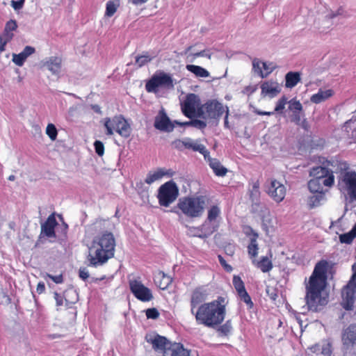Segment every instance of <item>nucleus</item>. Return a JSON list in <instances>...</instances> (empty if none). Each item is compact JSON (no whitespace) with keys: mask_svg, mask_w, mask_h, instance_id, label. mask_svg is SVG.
I'll use <instances>...</instances> for the list:
<instances>
[{"mask_svg":"<svg viewBox=\"0 0 356 356\" xmlns=\"http://www.w3.org/2000/svg\"><path fill=\"white\" fill-rule=\"evenodd\" d=\"M173 175V172L171 170L165 171L163 168L158 169L156 172H149L145 179V182L147 184H152L154 181L159 180L163 176L168 175L171 177Z\"/></svg>","mask_w":356,"mask_h":356,"instance_id":"obj_24","label":"nucleus"},{"mask_svg":"<svg viewBox=\"0 0 356 356\" xmlns=\"http://www.w3.org/2000/svg\"><path fill=\"white\" fill-rule=\"evenodd\" d=\"M333 95V91L332 90H319L318 92L314 95H313L310 100L314 104H319L327 99L329 97H332Z\"/></svg>","mask_w":356,"mask_h":356,"instance_id":"obj_27","label":"nucleus"},{"mask_svg":"<svg viewBox=\"0 0 356 356\" xmlns=\"http://www.w3.org/2000/svg\"><path fill=\"white\" fill-rule=\"evenodd\" d=\"M342 351L346 355L350 353L356 345V323L349 325L341 332Z\"/></svg>","mask_w":356,"mask_h":356,"instance_id":"obj_10","label":"nucleus"},{"mask_svg":"<svg viewBox=\"0 0 356 356\" xmlns=\"http://www.w3.org/2000/svg\"><path fill=\"white\" fill-rule=\"evenodd\" d=\"M17 28V22L15 20L10 19L6 24L4 31L6 32V37L12 38L13 34L9 33L10 31H15Z\"/></svg>","mask_w":356,"mask_h":356,"instance_id":"obj_45","label":"nucleus"},{"mask_svg":"<svg viewBox=\"0 0 356 356\" xmlns=\"http://www.w3.org/2000/svg\"><path fill=\"white\" fill-rule=\"evenodd\" d=\"M312 349H314V352H316L317 350H320L321 356H331L332 355L331 344L330 343H325L323 344L321 348L318 345H316Z\"/></svg>","mask_w":356,"mask_h":356,"instance_id":"obj_40","label":"nucleus"},{"mask_svg":"<svg viewBox=\"0 0 356 356\" xmlns=\"http://www.w3.org/2000/svg\"><path fill=\"white\" fill-rule=\"evenodd\" d=\"M172 90L174 88V81L170 74L164 72H156L146 82L145 90L148 92L156 94L159 89Z\"/></svg>","mask_w":356,"mask_h":356,"instance_id":"obj_7","label":"nucleus"},{"mask_svg":"<svg viewBox=\"0 0 356 356\" xmlns=\"http://www.w3.org/2000/svg\"><path fill=\"white\" fill-rule=\"evenodd\" d=\"M188 234L193 237L206 238V234H204L201 226L189 227Z\"/></svg>","mask_w":356,"mask_h":356,"instance_id":"obj_42","label":"nucleus"},{"mask_svg":"<svg viewBox=\"0 0 356 356\" xmlns=\"http://www.w3.org/2000/svg\"><path fill=\"white\" fill-rule=\"evenodd\" d=\"M220 213V210L218 206H212L208 211L207 220L209 222H216V219Z\"/></svg>","mask_w":356,"mask_h":356,"instance_id":"obj_41","label":"nucleus"},{"mask_svg":"<svg viewBox=\"0 0 356 356\" xmlns=\"http://www.w3.org/2000/svg\"><path fill=\"white\" fill-rule=\"evenodd\" d=\"M238 295L240 297L241 300L243 301L247 305L248 308L252 309L253 307L254 304L251 300L250 296L246 291L238 293Z\"/></svg>","mask_w":356,"mask_h":356,"instance_id":"obj_50","label":"nucleus"},{"mask_svg":"<svg viewBox=\"0 0 356 356\" xmlns=\"http://www.w3.org/2000/svg\"><path fill=\"white\" fill-rule=\"evenodd\" d=\"M218 260H219V262L220 264H221L222 266L224 267V268L228 271V272H230L232 270V267L230 266V265H228L225 261V259L223 258V257H222L221 255H218Z\"/></svg>","mask_w":356,"mask_h":356,"instance_id":"obj_61","label":"nucleus"},{"mask_svg":"<svg viewBox=\"0 0 356 356\" xmlns=\"http://www.w3.org/2000/svg\"><path fill=\"white\" fill-rule=\"evenodd\" d=\"M200 105V99L196 94L189 93L185 100L181 102V109L183 114L192 119L195 114L196 108Z\"/></svg>","mask_w":356,"mask_h":356,"instance_id":"obj_11","label":"nucleus"},{"mask_svg":"<svg viewBox=\"0 0 356 356\" xmlns=\"http://www.w3.org/2000/svg\"><path fill=\"white\" fill-rule=\"evenodd\" d=\"M233 285L236 290L238 294L245 291V288L243 282L239 276L234 275L233 277Z\"/></svg>","mask_w":356,"mask_h":356,"instance_id":"obj_43","label":"nucleus"},{"mask_svg":"<svg viewBox=\"0 0 356 356\" xmlns=\"http://www.w3.org/2000/svg\"><path fill=\"white\" fill-rule=\"evenodd\" d=\"M252 232H253V237L250 238V242L249 245H248V252L251 259H254L257 256L258 254V244L257 242V238L258 237V234L255 232H254L252 230Z\"/></svg>","mask_w":356,"mask_h":356,"instance_id":"obj_32","label":"nucleus"},{"mask_svg":"<svg viewBox=\"0 0 356 356\" xmlns=\"http://www.w3.org/2000/svg\"><path fill=\"white\" fill-rule=\"evenodd\" d=\"M62 60L59 57L52 56L49 58L48 60L44 63V66L50 71L53 74H58L61 70Z\"/></svg>","mask_w":356,"mask_h":356,"instance_id":"obj_26","label":"nucleus"},{"mask_svg":"<svg viewBox=\"0 0 356 356\" xmlns=\"http://www.w3.org/2000/svg\"><path fill=\"white\" fill-rule=\"evenodd\" d=\"M79 276L83 280H86L89 277V273L86 268L81 267L79 270Z\"/></svg>","mask_w":356,"mask_h":356,"instance_id":"obj_58","label":"nucleus"},{"mask_svg":"<svg viewBox=\"0 0 356 356\" xmlns=\"http://www.w3.org/2000/svg\"><path fill=\"white\" fill-rule=\"evenodd\" d=\"M46 134L51 140H55L58 134L55 125L53 124H49L46 129Z\"/></svg>","mask_w":356,"mask_h":356,"instance_id":"obj_49","label":"nucleus"},{"mask_svg":"<svg viewBox=\"0 0 356 356\" xmlns=\"http://www.w3.org/2000/svg\"><path fill=\"white\" fill-rule=\"evenodd\" d=\"M337 186L350 202L356 201V172L349 170L341 172L338 177Z\"/></svg>","mask_w":356,"mask_h":356,"instance_id":"obj_6","label":"nucleus"},{"mask_svg":"<svg viewBox=\"0 0 356 356\" xmlns=\"http://www.w3.org/2000/svg\"><path fill=\"white\" fill-rule=\"evenodd\" d=\"M218 227L219 225L217 222H209L207 219L201 225L204 234H206V238L217 231Z\"/></svg>","mask_w":356,"mask_h":356,"instance_id":"obj_34","label":"nucleus"},{"mask_svg":"<svg viewBox=\"0 0 356 356\" xmlns=\"http://www.w3.org/2000/svg\"><path fill=\"white\" fill-rule=\"evenodd\" d=\"M175 121L172 122L167 115L165 110L162 108L155 117L154 127L163 132H171L175 128Z\"/></svg>","mask_w":356,"mask_h":356,"instance_id":"obj_14","label":"nucleus"},{"mask_svg":"<svg viewBox=\"0 0 356 356\" xmlns=\"http://www.w3.org/2000/svg\"><path fill=\"white\" fill-rule=\"evenodd\" d=\"M252 263L263 273L269 272L273 267L272 261L268 259V257H262L259 261L253 259Z\"/></svg>","mask_w":356,"mask_h":356,"instance_id":"obj_29","label":"nucleus"},{"mask_svg":"<svg viewBox=\"0 0 356 356\" xmlns=\"http://www.w3.org/2000/svg\"><path fill=\"white\" fill-rule=\"evenodd\" d=\"M250 199L254 204H257L259 200V182L258 180L253 181L252 188L249 190Z\"/></svg>","mask_w":356,"mask_h":356,"instance_id":"obj_37","label":"nucleus"},{"mask_svg":"<svg viewBox=\"0 0 356 356\" xmlns=\"http://www.w3.org/2000/svg\"><path fill=\"white\" fill-rule=\"evenodd\" d=\"M206 117L209 119H218L225 112L222 104L216 100H209L204 104Z\"/></svg>","mask_w":356,"mask_h":356,"instance_id":"obj_18","label":"nucleus"},{"mask_svg":"<svg viewBox=\"0 0 356 356\" xmlns=\"http://www.w3.org/2000/svg\"><path fill=\"white\" fill-rule=\"evenodd\" d=\"M46 276L48 277L49 278H50L52 281H54L56 284H61L63 282V277L61 274L54 276V275L47 273Z\"/></svg>","mask_w":356,"mask_h":356,"instance_id":"obj_59","label":"nucleus"},{"mask_svg":"<svg viewBox=\"0 0 356 356\" xmlns=\"http://www.w3.org/2000/svg\"><path fill=\"white\" fill-rule=\"evenodd\" d=\"M171 356H189V353L184 348L182 344L175 343Z\"/></svg>","mask_w":356,"mask_h":356,"instance_id":"obj_39","label":"nucleus"},{"mask_svg":"<svg viewBox=\"0 0 356 356\" xmlns=\"http://www.w3.org/2000/svg\"><path fill=\"white\" fill-rule=\"evenodd\" d=\"M267 296L272 300H275L277 298V291L275 288L267 286L266 289Z\"/></svg>","mask_w":356,"mask_h":356,"instance_id":"obj_56","label":"nucleus"},{"mask_svg":"<svg viewBox=\"0 0 356 356\" xmlns=\"http://www.w3.org/2000/svg\"><path fill=\"white\" fill-rule=\"evenodd\" d=\"M232 328V327L231 321L228 320L223 325H220L218 327V331L225 335H227L228 333L230 332Z\"/></svg>","mask_w":356,"mask_h":356,"instance_id":"obj_51","label":"nucleus"},{"mask_svg":"<svg viewBox=\"0 0 356 356\" xmlns=\"http://www.w3.org/2000/svg\"><path fill=\"white\" fill-rule=\"evenodd\" d=\"M94 147L95 149V152L99 156H102L104 155V146L102 142L99 140H96L94 143Z\"/></svg>","mask_w":356,"mask_h":356,"instance_id":"obj_54","label":"nucleus"},{"mask_svg":"<svg viewBox=\"0 0 356 356\" xmlns=\"http://www.w3.org/2000/svg\"><path fill=\"white\" fill-rule=\"evenodd\" d=\"M206 160L216 176L224 177L227 174V169L221 164L219 160L211 158L209 154Z\"/></svg>","mask_w":356,"mask_h":356,"instance_id":"obj_25","label":"nucleus"},{"mask_svg":"<svg viewBox=\"0 0 356 356\" xmlns=\"http://www.w3.org/2000/svg\"><path fill=\"white\" fill-rule=\"evenodd\" d=\"M321 179H312L308 182V188L312 193H324Z\"/></svg>","mask_w":356,"mask_h":356,"instance_id":"obj_36","label":"nucleus"},{"mask_svg":"<svg viewBox=\"0 0 356 356\" xmlns=\"http://www.w3.org/2000/svg\"><path fill=\"white\" fill-rule=\"evenodd\" d=\"M10 39V38H6V39H4L3 37L0 36V51L1 52L5 50V46Z\"/></svg>","mask_w":356,"mask_h":356,"instance_id":"obj_64","label":"nucleus"},{"mask_svg":"<svg viewBox=\"0 0 356 356\" xmlns=\"http://www.w3.org/2000/svg\"><path fill=\"white\" fill-rule=\"evenodd\" d=\"M223 302L224 298L218 297L211 302L200 305L193 314L197 323L211 328H215L220 325L226 314Z\"/></svg>","mask_w":356,"mask_h":356,"instance_id":"obj_3","label":"nucleus"},{"mask_svg":"<svg viewBox=\"0 0 356 356\" xmlns=\"http://www.w3.org/2000/svg\"><path fill=\"white\" fill-rule=\"evenodd\" d=\"M309 175L314 177L313 179H321L323 185L325 186L330 187L334 184V177L333 172L325 167H314L311 170Z\"/></svg>","mask_w":356,"mask_h":356,"instance_id":"obj_12","label":"nucleus"},{"mask_svg":"<svg viewBox=\"0 0 356 356\" xmlns=\"http://www.w3.org/2000/svg\"><path fill=\"white\" fill-rule=\"evenodd\" d=\"M356 293V284L349 281L342 290V305L346 310H351L355 302Z\"/></svg>","mask_w":356,"mask_h":356,"instance_id":"obj_13","label":"nucleus"},{"mask_svg":"<svg viewBox=\"0 0 356 356\" xmlns=\"http://www.w3.org/2000/svg\"><path fill=\"white\" fill-rule=\"evenodd\" d=\"M152 59V58L148 54V53H145L143 55L136 56L135 63L138 67H141L150 62Z\"/></svg>","mask_w":356,"mask_h":356,"instance_id":"obj_44","label":"nucleus"},{"mask_svg":"<svg viewBox=\"0 0 356 356\" xmlns=\"http://www.w3.org/2000/svg\"><path fill=\"white\" fill-rule=\"evenodd\" d=\"M115 248V240L111 232L96 236L88 248V265L95 268L104 265L114 257Z\"/></svg>","mask_w":356,"mask_h":356,"instance_id":"obj_2","label":"nucleus"},{"mask_svg":"<svg viewBox=\"0 0 356 356\" xmlns=\"http://www.w3.org/2000/svg\"><path fill=\"white\" fill-rule=\"evenodd\" d=\"M129 285L131 292L136 298L141 302H149L153 300L154 296L152 291L145 286L140 281L137 280H130Z\"/></svg>","mask_w":356,"mask_h":356,"instance_id":"obj_9","label":"nucleus"},{"mask_svg":"<svg viewBox=\"0 0 356 356\" xmlns=\"http://www.w3.org/2000/svg\"><path fill=\"white\" fill-rule=\"evenodd\" d=\"M329 264L326 260L318 261L314 269V271L306 284V295L305 297L307 310L317 312L321 307L327 303L326 297L321 296L327 281V272Z\"/></svg>","mask_w":356,"mask_h":356,"instance_id":"obj_1","label":"nucleus"},{"mask_svg":"<svg viewBox=\"0 0 356 356\" xmlns=\"http://www.w3.org/2000/svg\"><path fill=\"white\" fill-rule=\"evenodd\" d=\"M355 237L356 235L353 232L350 231L348 233L341 234L339 236V241L341 243L350 244Z\"/></svg>","mask_w":356,"mask_h":356,"instance_id":"obj_47","label":"nucleus"},{"mask_svg":"<svg viewBox=\"0 0 356 356\" xmlns=\"http://www.w3.org/2000/svg\"><path fill=\"white\" fill-rule=\"evenodd\" d=\"M188 56L192 57V59L191 60V61L192 62L193 59L197 57H207L210 58L211 55L208 50L204 49L197 53L190 54Z\"/></svg>","mask_w":356,"mask_h":356,"instance_id":"obj_53","label":"nucleus"},{"mask_svg":"<svg viewBox=\"0 0 356 356\" xmlns=\"http://www.w3.org/2000/svg\"><path fill=\"white\" fill-rule=\"evenodd\" d=\"M174 148L179 151H183L186 147V138L183 140L177 139L172 143Z\"/></svg>","mask_w":356,"mask_h":356,"instance_id":"obj_52","label":"nucleus"},{"mask_svg":"<svg viewBox=\"0 0 356 356\" xmlns=\"http://www.w3.org/2000/svg\"><path fill=\"white\" fill-rule=\"evenodd\" d=\"M185 149H192L194 152H200L204 156V159H207L209 154H210L209 152L204 145L198 143L197 141H195L191 138H186Z\"/></svg>","mask_w":356,"mask_h":356,"instance_id":"obj_23","label":"nucleus"},{"mask_svg":"<svg viewBox=\"0 0 356 356\" xmlns=\"http://www.w3.org/2000/svg\"><path fill=\"white\" fill-rule=\"evenodd\" d=\"M175 123L181 127H193L200 130L204 129L207 127V123L204 121L197 119L191 120L190 121L184 122L175 120Z\"/></svg>","mask_w":356,"mask_h":356,"instance_id":"obj_30","label":"nucleus"},{"mask_svg":"<svg viewBox=\"0 0 356 356\" xmlns=\"http://www.w3.org/2000/svg\"><path fill=\"white\" fill-rule=\"evenodd\" d=\"M261 94L268 95L270 97H274L280 92L279 84L273 81H267L261 85Z\"/></svg>","mask_w":356,"mask_h":356,"instance_id":"obj_21","label":"nucleus"},{"mask_svg":"<svg viewBox=\"0 0 356 356\" xmlns=\"http://www.w3.org/2000/svg\"><path fill=\"white\" fill-rule=\"evenodd\" d=\"M261 65H262V62L259 61L257 58H254L253 60L252 67H253V70H254V72H257L258 74L261 78H266L273 71V68H270L268 72H264L261 70Z\"/></svg>","mask_w":356,"mask_h":356,"instance_id":"obj_38","label":"nucleus"},{"mask_svg":"<svg viewBox=\"0 0 356 356\" xmlns=\"http://www.w3.org/2000/svg\"><path fill=\"white\" fill-rule=\"evenodd\" d=\"M54 299L56 302V306L60 307L63 304V297L58 293L54 292Z\"/></svg>","mask_w":356,"mask_h":356,"instance_id":"obj_63","label":"nucleus"},{"mask_svg":"<svg viewBox=\"0 0 356 356\" xmlns=\"http://www.w3.org/2000/svg\"><path fill=\"white\" fill-rule=\"evenodd\" d=\"M206 204V197H185L180 198L177 208L186 216L190 218L200 217Z\"/></svg>","mask_w":356,"mask_h":356,"instance_id":"obj_4","label":"nucleus"},{"mask_svg":"<svg viewBox=\"0 0 356 356\" xmlns=\"http://www.w3.org/2000/svg\"><path fill=\"white\" fill-rule=\"evenodd\" d=\"M186 68L197 77L207 78L209 76V72L204 68L195 65H186Z\"/></svg>","mask_w":356,"mask_h":356,"instance_id":"obj_33","label":"nucleus"},{"mask_svg":"<svg viewBox=\"0 0 356 356\" xmlns=\"http://www.w3.org/2000/svg\"><path fill=\"white\" fill-rule=\"evenodd\" d=\"M207 291L203 286L197 287L192 292L190 301L192 314L196 312V307L198 308L200 305L205 303L204 301L207 300Z\"/></svg>","mask_w":356,"mask_h":356,"instance_id":"obj_16","label":"nucleus"},{"mask_svg":"<svg viewBox=\"0 0 356 356\" xmlns=\"http://www.w3.org/2000/svg\"><path fill=\"white\" fill-rule=\"evenodd\" d=\"M146 316L149 319H156L159 316V312L156 308H149L145 311Z\"/></svg>","mask_w":356,"mask_h":356,"instance_id":"obj_55","label":"nucleus"},{"mask_svg":"<svg viewBox=\"0 0 356 356\" xmlns=\"http://www.w3.org/2000/svg\"><path fill=\"white\" fill-rule=\"evenodd\" d=\"M267 193L275 202H280L285 197L286 188L282 184L273 179L270 181Z\"/></svg>","mask_w":356,"mask_h":356,"instance_id":"obj_17","label":"nucleus"},{"mask_svg":"<svg viewBox=\"0 0 356 356\" xmlns=\"http://www.w3.org/2000/svg\"><path fill=\"white\" fill-rule=\"evenodd\" d=\"M107 136L113 134L114 131L123 138H127L131 134V127L127 120L121 115L112 118H106L104 124Z\"/></svg>","mask_w":356,"mask_h":356,"instance_id":"obj_5","label":"nucleus"},{"mask_svg":"<svg viewBox=\"0 0 356 356\" xmlns=\"http://www.w3.org/2000/svg\"><path fill=\"white\" fill-rule=\"evenodd\" d=\"M58 225L55 214L51 213L49 216L47 220L41 225V232L40 238L47 236L48 238H55V227Z\"/></svg>","mask_w":356,"mask_h":356,"instance_id":"obj_20","label":"nucleus"},{"mask_svg":"<svg viewBox=\"0 0 356 356\" xmlns=\"http://www.w3.org/2000/svg\"><path fill=\"white\" fill-rule=\"evenodd\" d=\"M35 48L26 46L23 51L18 54H13V62L17 66H22L26 58L35 52Z\"/></svg>","mask_w":356,"mask_h":356,"instance_id":"obj_22","label":"nucleus"},{"mask_svg":"<svg viewBox=\"0 0 356 356\" xmlns=\"http://www.w3.org/2000/svg\"><path fill=\"white\" fill-rule=\"evenodd\" d=\"M179 195V188L173 181L162 184L158 190L157 198L162 207H169Z\"/></svg>","mask_w":356,"mask_h":356,"instance_id":"obj_8","label":"nucleus"},{"mask_svg":"<svg viewBox=\"0 0 356 356\" xmlns=\"http://www.w3.org/2000/svg\"><path fill=\"white\" fill-rule=\"evenodd\" d=\"M325 200V193H312L309 197L307 204L309 209L318 207L321 204V202Z\"/></svg>","mask_w":356,"mask_h":356,"instance_id":"obj_35","label":"nucleus"},{"mask_svg":"<svg viewBox=\"0 0 356 356\" xmlns=\"http://www.w3.org/2000/svg\"><path fill=\"white\" fill-rule=\"evenodd\" d=\"M288 109L291 113L290 120L296 124H300L302 118L304 116L302 106L300 101L293 98L289 102Z\"/></svg>","mask_w":356,"mask_h":356,"instance_id":"obj_19","label":"nucleus"},{"mask_svg":"<svg viewBox=\"0 0 356 356\" xmlns=\"http://www.w3.org/2000/svg\"><path fill=\"white\" fill-rule=\"evenodd\" d=\"M343 128L349 137L356 143V117H353L350 120L346 122Z\"/></svg>","mask_w":356,"mask_h":356,"instance_id":"obj_31","label":"nucleus"},{"mask_svg":"<svg viewBox=\"0 0 356 356\" xmlns=\"http://www.w3.org/2000/svg\"><path fill=\"white\" fill-rule=\"evenodd\" d=\"M118 4L114 1H109L106 3L105 15L107 17L113 16L117 10Z\"/></svg>","mask_w":356,"mask_h":356,"instance_id":"obj_48","label":"nucleus"},{"mask_svg":"<svg viewBox=\"0 0 356 356\" xmlns=\"http://www.w3.org/2000/svg\"><path fill=\"white\" fill-rule=\"evenodd\" d=\"M257 86H248L244 88L243 92L248 95H250L253 92H254L257 90Z\"/></svg>","mask_w":356,"mask_h":356,"instance_id":"obj_62","label":"nucleus"},{"mask_svg":"<svg viewBox=\"0 0 356 356\" xmlns=\"http://www.w3.org/2000/svg\"><path fill=\"white\" fill-rule=\"evenodd\" d=\"M205 112H206V109L204 108V104H203L202 106L200 105L198 107L196 108V111H195V115H196L197 117L207 119V117H206Z\"/></svg>","mask_w":356,"mask_h":356,"instance_id":"obj_57","label":"nucleus"},{"mask_svg":"<svg viewBox=\"0 0 356 356\" xmlns=\"http://www.w3.org/2000/svg\"><path fill=\"white\" fill-rule=\"evenodd\" d=\"M146 340L148 343H151L152 348L157 353H161L163 356H165L167 350L173 348V345L167 339L166 337L156 334L154 337L147 338Z\"/></svg>","mask_w":356,"mask_h":356,"instance_id":"obj_15","label":"nucleus"},{"mask_svg":"<svg viewBox=\"0 0 356 356\" xmlns=\"http://www.w3.org/2000/svg\"><path fill=\"white\" fill-rule=\"evenodd\" d=\"M300 81V74L298 72H289L285 76V86L289 88L295 87Z\"/></svg>","mask_w":356,"mask_h":356,"instance_id":"obj_28","label":"nucleus"},{"mask_svg":"<svg viewBox=\"0 0 356 356\" xmlns=\"http://www.w3.org/2000/svg\"><path fill=\"white\" fill-rule=\"evenodd\" d=\"M25 0H18V1H14L13 0L11 1V6L15 10H18L22 8Z\"/></svg>","mask_w":356,"mask_h":356,"instance_id":"obj_60","label":"nucleus"},{"mask_svg":"<svg viewBox=\"0 0 356 356\" xmlns=\"http://www.w3.org/2000/svg\"><path fill=\"white\" fill-rule=\"evenodd\" d=\"M287 97L282 96L276 103L275 112L277 113H282L286 104H289Z\"/></svg>","mask_w":356,"mask_h":356,"instance_id":"obj_46","label":"nucleus"}]
</instances>
